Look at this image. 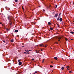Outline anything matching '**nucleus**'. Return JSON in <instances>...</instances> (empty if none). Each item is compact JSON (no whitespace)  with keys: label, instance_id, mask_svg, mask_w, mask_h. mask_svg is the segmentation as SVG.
I'll return each mask as SVG.
<instances>
[{"label":"nucleus","instance_id":"ddd939ff","mask_svg":"<svg viewBox=\"0 0 74 74\" xmlns=\"http://www.w3.org/2000/svg\"><path fill=\"white\" fill-rule=\"evenodd\" d=\"M62 14V13H60L59 14V18H60V15Z\"/></svg>","mask_w":74,"mask_h":74},{"label":"nucleus","instance_id":"9d476101","mask_svg":"<svg viewBox=\"0 0 74 74\" xmlns=\"http://www.w3.org/2000/svg\"><path fill=\"white\" fill-rule=\"evenodd\" d=\"M54 59H56V60H58V58H57L56 57H55Z\"/></svg>","mask_w":74,"mask_h":74},{"label":"nucleus","instance_id":"37998d69","mask_svg":"<svg viewBox=\"0 0 74 74\" xmlns=\"http://www.w3.org/2000/svg\"><path fill=\"white\" fill-rule=\"evenodd\" d=\"M73 40V39H71V40Z\"/></svg>","mask_w":74,"mask_h":74},{"label":"nucleus","instance_id":"8fccbe9b","mask_svg":"<svg viewBox=\"0 0 74 74\" xmlns=\"http://www.w3.org/2000/svg\"><path fill=\"white\" fill-rule=\"evenodd\" d=\"M36 38H37V37H36Z\"/></svg>","mask_w":74,"mask_h":74},{"label":"nucleus","instance_id":"6ab92c4d","mask_svg":"<svg viewBox=\"0 0 74 74\" xmlns=\"http://www.w3.org/2000/svg\"><path fill=\"white\" fill-rule=\"evenodd\" d=\"M36 73H37V71H35V73L34 74H35Z\"/></svg>","mask_w":74,"mask_h":74},{"label":"nucleus","instance_id":"dca6fc26","mask_svg":"<svg viewBox=\"0 0 74 74\" xmlns=\"http://www.w3.org/2000/svg\"><path fill=\"white\" fill-rule=\"evenodd\" d=\"M62 37H60L58 38V39H61V38H62Z\"/></svg>","mask_w":74,"mask_h":74},{"label":"nucleus","instance_id":"a211bd4d","mask_svg":"<svg viewBox=\"0 0 74 74\" xmlns=\"http://www.w3.org/2000/svg\"><path fill=\"white\" fill-rule=\"evenodd\" d=\"M10 14H11L12 15H13V14H12V13L11 12H10Z\"/></svg>","mask_w":74,"mask_h":74},{"label":"nucleus","instance_id":"c03bdc74","mask_svg":"<svg viewBox=\"0 0 74 74\" xmlns=\"http://www.w3.org/2000/svg\"><path fill=\"white\" fill-rule=\"evenodd\" d=\"M9 17H8V19H9Z\"/></svg>","mask_w":74,"mask_h":74},{"label":"nucleus","instance_id":"58836bf2","mask_svg":"<svg viewBox=\"0 0 74 74\" xmlns=\"http://www.w3.org/2000/svg\"><path fill=\"white\" fill-rule=\"evenodd\" d=\"M56 44H58V42H56Z\"/></svg>","mask_w":74,"mask_h":74},{"label":"nucleus","instance_id":"20e7f679","mask_svg":"<svg viewBox=\"0 0 74 74\" xmlns=\"http://www.w3.org/2000/svg\"><path fill=\"white\" fill-rule=\"evenodd\" d=\"M59 21L60 22L62 21V18H60L59 19Z\"/></svg>","mask_w":74,"mask_h":74},{"label":"nucleus","instance_id":"9b49d317","mask_svg":"<svg viewBox=\"0 0 74 74\" xmlns=\"http://www.w3.org/2000/svg\"><path fill=\"white\" fill-rule=\"evenodd\" d=\"M61 70H64V68L63 67H62L61 68Z\"/></svg>","mask_w":74,"mask_h":74},{"label":"nucleus","instance_id":"ea45409f","mask_svg":"<svg viewBox=\"0 0 74 74\" xmlns=\"http://www.w3.org/2000/svg\"><path fill=\"white\" fill-rule=\"evenodd\" d=\"M58 41H60V39L58 40Z\"/></svg>","mask_w":74,"mask_h":74},{"label":"nucleus","instance_id":"1a4fd4ad","mask_svg":"<svg viewBox=\"0 0 74 74\" xmlns=\"http://www.w3.org/2000/svg\"><path fill=\"white\" fill-rule=\"evenodd\" d=\"M50 30H52L53 29L51 27L50 28Z\"/></svg>","mask_w":74,"mask_h":74},{"label":"nucleus","instance_id":"49530a36","mask_svg":"<svg viewBox=\"0 0 74 74\" xmlns=\"http://www.w3.org/2000/svg\"><path fill=\"white\" fill-rule=\"evenodd\" d=\"M53 14H55V13L54 12H53Z\"/></svg>","mask_w":74,"mask_h":74},{"label":"nucleus","instance_id":"473e14b6","mask_svg":"<svg viewBox=\"0 0 74 74\" xmlns=\"http://www.w3.org/2000/svg\"><path fill=\"white\" fill-rule=\"evenodd\" d=\"M50 7H51V6L49 5V8H50Z\"/></svg>","mask_w":74,"mask_h":74},{"label":"nucleus","instance_id":"e433bc0d","mask_svg":"<svg viewBox=\"0 0 74 74\" xmlns=\"http://www.w3.org/2000/svg\"><path fill=\"white\" fill-rule=\"evenodd\" d=\"M22 47H25V46H22Z\"/></svg>","mask_w":74,"mask_h":74},{"label":"nucleus","instance_id":"72a5a7b5","mask_svg":"<svg viewBox=\"0 0 74 74\" xmlns=\"http://www.w3.org/2000/svg\"><path fill=\"white\" fill-rule=\"evenodd\" d=\"M43 11L44 12H45V10L43 9Z\"/></svg>","mask_w":74,"mask_h":74},{"label":"nucleus","instance_id":"6e6552de","mask_svg":"<svg viewBox=\"0 0 74 74\" xmlns=\"http://www.w3.org/2000/svg\"><path fill=\"white\" fill-rule=\"evenodd\" d=\"M14 32L17 33V32H18V30H16L14 31Z\"/></svg>","mask_w":74,"mask_h":74},{"label":"nucleus","instance_id":"c756f323","mask_svg":"<svg viewBox=\"0 0 74 74\" xmlns=\"http://www.w3.org/2000/svg\"><path fill=\"white\" fill-rule=\"evenodd\" d=\"M69 73H72V72L71 71H70L69 72Z\"/></svg>","mask_w":74,"mask_h":74},{"label":"nucleus","instance_id":"5701e85b","mask_svg":"<svg viewBox=\"0 0 74 74\" xmlns=\"http://www.w3.org/2000/svg\"><path fill=\"white\" fill-rule=\"evenodd\" d=\"M69 68V66H66V68H67V69H68V68Z\"/></svg>","mask_w":74,"mask_h":74},{"label":"nucleus","instance_id":"4be33fe9","mask_svg":"<svg viewBox=\"0 0 74 74\" xmlns=\"http://www.w3.org/2000/svg\"><path fill=\"white\" fill-rule=\"evenodd\" d=\"M50 67L51 68H52V67H53V66H52V65H51L50 66Z\"/></svg>","mask_w":74,"mask_h":74},{"label":"nucleus","instance_id":"4468645a","mask_svg":"<svg viewBox=\"0 0 74 74\" xmlns=\"http://www.w3.org/2000/svg\"><path fill=\"white\" fill-rule=\"evenodd\" d=\"M70 33L71 34H73L74 33V32H73L72 31H71L70 32Z\"/></svg>","mask_w":74,"mask_h":74},{"label":"nucleus","instance_id":"2f4dec72","mask_svg":"<svg viewBox=\"0 0 74 74\" xmlns=\"http://www.w3.org/2000/svg\"><path fill=\"white\" fill-rule=\"evenodd\" d=\"M27 53H29V51H27Z\"/></svg>","mask_w":74,"mask_h":74},{"label":"nucleus","instance_id":"f8f14e48","mask_svg":"<svg viewBox=\"0 0 74 74\" xmlns=\"http://www.w3.org/2000/svg\"><path fill=\"white\" fill-rule=\"evenodd\" d=\"M10 41H11V42H13L14 40H13V39H12V40H10Z\"/></svg>","mask_w":74,"mask_h":74},{"label":"nucleus","instance_id":"c85d7f7f","mask_svg":"<svg viewBox=\"0 0 74 74\" xmlns=\"http://www.w3.org/2000/svg\"><path fill=\"white\" fill-rule=\"evenodd\" d=\"M57 25L58 26V27H59V25H58V24H57Z\"/></svg>","mask_w":74,"mask_h":74},{"label":"nucleus","instance_id":"bb28decb","mask_svg":"<svg viewBox=\"0 0 74 74\" xmlns=\"http://www.w3.org/2000/svg\"><path fill=\"white\" fill-rule=\"evenodd\" d=\"M56 7H55V8H57V5H56Z\"/></svg>","mask_w":74,"mask_h":74},{"label":"nucleus","instance_id":"a19ab883","mask_svg":"<svg viewBox=\"0 0 74 74\" xmlns=\"http://www.w3.org/2000/svg\"><path fill=\"white\" fill-rule=\"evenodd\" d=\"M67 69L68 70H69V68H67Z\"/></svg>","mask_w":74,"mask_h":74},{"label":"nucleus","instance_id":"f03ea898","mask_svg":"<svg viewBox=\"0 0 74 74\" xmlns=\"http://www.w3.org/2000/svg\"><path fill=\"white\" fill-rule=\"evenodd\" d=\"M39 46L40 47H44V45L42 44H40L39 45Z\"/></svg>","mask_w":74,"mask_h":74},{"label":"nucleus","instance_id":"393cba45","mask_svg":"<svg viewBox=\"0 0 74 74\" xmlns=\"http://www.w3.org/2000/svg\"><path fill=\"white\" fill-rule=\"evenodd\" d=\"M15 2H18V0H15Z\"/></svg>","mask_w":74,"mask_h":74},{"label":"nucleus","instance_id":"aec40b11","mask_svg":"<svg viewBox=\"0 0 74 74\" xmlns=\"http://www.w3.org/2000/svg\"><path fill=\"white\" fill-rule=\"evenodd\" d=\"M59 17H58L57 19L58 21H59Z\"/></svg>","mask_w":74,"mask_h":74},{"label":"nucleus","instance_id":"a878e982","mask_svg":"<svg viewBox=\"0 0 74 74\" xmlns=\"http://www.w3.org/2000/svg\"><path fill=\"white\" fill-rule=\"evenodd\" d=\"M32 60H33V61H34V58H33L32 59Z\"/></svg>","mask_w":74,"mask_h":74},{"label":"nucleus","instance_id":"4c0bfd02","mask_svg":"<svg viewBox=\"0 0 74 74\" xmlns=\"http://www.w3.org/2000/svg\"><path fill=\"white\" fill-rule=\"evenodd\" d=\"M51 63H53V62H51Z\"/></svg>","mask_w":74,"mask_h":74},{"label":"nucleus","instance_id":"f3484780","mask_svg":"<svg viewBox=\"0 0 74 74\" xmlns=\"http://www.w3.org/2000/svg\"><path fill=\"white\" fill-rule=\"evenodd\" d=\"M44 60H45V59H43V60L42 61V63H44Z\"/></svg>","mask_w":74,"mask_h":74},{"label":"nucleus","instance_id":"f257e3e1","mask_svg":"<svg viewBox=\"0 0 74 74\" xmlns=\"http://www.w3.org/2000/svg\"><path fill=\"white\" fill-rule=\"evenodd\" d=\"M21 61V60H18V64L19 65H20V66H21V64H22V62H20Z\"/></svg>","mask_w":74,"mask_h":74},{"label":"nucleus","instance_id":"c9c22d12","mask_svg":"<svg viewBox=\"0 0 74 74\" xmlns=\"http://www.w3.org/2000/svg\"><path fill=\"white\" fill-rule=\"evenodd\" d=\"M29 51H32L30 50H29Z\"/></svg>","mask_w":74,"mask_h":74},{"label":"nucleus","instance_id":"7ed1b4c3","mask_svg":"<svg viewBox=\"0 0 74 74\" xmlns=\"http://www.w3.org/2000/svg\"><path fill=\"white\" fill-rule=\"evenodd\" d=\"M10 26H11V25H12V22H10V21H11V20H10Z\"/></svg>","mask_w":74,"mask_h":74},{"label":"nucleus","instance_id":"b1692460","mask_svg":"<svg viewBox=\"0 0 74 74\" xmlns=\"http://www.w3.org/2000/svg\"><path fill=\"white\" fill-rule=\"evenodd\" d=\"M24 53H25L26 54H27V51L26 52H24Z\"/></svg>","mask_w":74,"mask_h":74},{"label":"nucleus","instance_id":"f704fd0d","mask_svg":"<svg viewBox=\"0 0 74 74\" xmlns=\"http://www.w3.org/2000/svg\"><path fill=\"white\" fill-rule=\"evenodd\" d=\"M27 53V54H28V55L30 54V53Z\"/></svg>","mask_w":74,"mask_h":74},{"label":"nucleus","instance_id":"de8ad7c7","mask_svg":"<svg viewBox=\"0 0 74 74\" xmlns=\"http://www.w3.org/2000/svg\"><path fill=\"white\" fill-rule=\"evenodd\" d=\"M62 23H63V22H62Z\"/></svg>","mask_w":74,"mask_h":74},{"label":"nucleus","instance_id":"39448f33","mask_svg":"<svg viewBox=\"0 0 74 74\" xmlns=\"http://www.w3.org/2000/svg\"><path fill=\"white\" fill-rule=\"evenodd\" d=\"M48 24L49 25H52V23H51L50 22H49L48 23Z\"/></svg>","mask_w":74,"mask_h":74},{"label":"nucleus","instance_id":"cd10ccee","mask_svg":"<svg viewBox=\"0 0 74 74\" xmlns=\"http://www.w3.org/2000/svg\"><path fill=\"white\" fill-rule=\"evenodd\" d=\"M44 47H45V48H46L47 47V45H45V46Z\"/></svg>","mask_w":74,"mask_h":74},{"label":"nucleus","instance_id":"7c9ffc66","mask_svg":"<svg viewBox=\"0 0 74 74\" xmlns=\"http://www.w3.org/2000/svg\"><path fill=\"white\" fill-rule=\"evenodd\" d=\"M3 42H5V40H3Z\"/></svg>","mask_w":74,"mask_h":74},{"label":"nucleus","instance_id":"2eb2a0df","mask_svg":"<svg viewBox=\"0 0 74 74\" xmlns=\"http://www.w3.org/2000/svg\"><path fill=\"white\" fill-rule=\"evenodd\" d=\"M65 40L66 41H68V39L66 38H65Z\"/></svg>","mask_w":74,"mask_h":74},{"label":"nucleus","instance_id":"09e8293b","mask_svg":"<svg viewBox=\"0 0 74 74\" xmlns=\"http://www.w3.org/2000/svg\"><path fill=\"white\" fill-rule=\"evenodd\" d=\"M73 3V4H74V3Z\"/></svg>","mask_w":74,"mask_h":74},{"label":"nucleus","instance_id":"412c9836","mask_svg":"<svg viewBox=\"0 0 74 74\" xmlns=\"http://www.w3.org/2000/svg\"><path fill=\"white\" fill-rule=\"evenodd\" d=\"M22 8L23 10H24V8H23V6H22Z\"/></svg>","mask_w":74,"mask_h":74},{"label":"nucleus","instance_id":"0eeeda50","mask_svg":"<svg viewBox=\"0 0 74 74\" xmlns=\"http://www.w3.org/2000/svg\"><path fill=\"white\" fill-rule=\"evenodd\" d=\"M36 53H39V51L36 50L35 51Z\"/></svg>","mask_w":74,"mask_h":74},{"label":"nucleus","instance_id":"79ce46f5","mask_svg":"<svg viewBox=\"0 0 74 74\" xmlns=\"http://www.w3.org/2000/svg\"><path fill=\"white\" fill-rule=\"evenodd\" d=\"M41 51H42V49H41Z\"/></svg>","mask_w":74,"mask_h":74},{"label":"nucleus","instance_id":"423d86ee","mask_svg":"<svg viewBox=\"0 0 74 74\" xmlns=\"http://www.w3.org/2000/svg\"><path fill=\"white\" fill-rule=\"evenodd\" d=\"M58 14L57 13L55 14V16L56 17H57V16H58Z\"/></svg>","mask_w":74,"mask_h":74},{"label":"nucleus","instance_id":"a18cd8bd","mask_svg":"<svg viewBox=\"0 0 74 74\" xmlns=\"http://www.w3.org/2000/svg\"><path fill=\"white\" fill-rule=\"evenodd\" d=\"M39 7H41V6H39Z\"/></svg>","mask_w":74,"mask_h":74}]
</instances>
